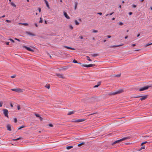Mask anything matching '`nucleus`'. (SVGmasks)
<instances>
[{
	"mask_svg": "<svg viewBox=\"0 0 152 152\" xmlns=\"http://www.w3.org/2000/svg\"><path fill=\"white\" fill-rule=\"evenodd\" d=\"M45 87H46L48 89H49L50 88V86L49 85H48L47 86H45Z\"/></svg>",
	"mask_w": 152,
	"mask_h": 152,
	"instance_id": "2f4dec72",
	"label": "nucleus"
},
{
	"mask_svg": "<svg viewBox=\"0 0 152 152\" xmlns=\"http://www.w3.org/2000/svg\"><path fill=\"white\" fill-rule=\"evenodd\" d=\"M101 83V82H99L98 83V85H99V86L100 85Z\"/></svg>",
	"mask_w": 152,
	"mask_h": 152,
	"instance_id": "13d9d810",
	"label": "nucleus"
},
{
	"mask_svg": "<svg viewBox=\"0 0 152 152\" xmlns=\"http://www.w3.org/2000/svg\"><path fill=\"white\" fill-rule=\"evenodd\" d=\"M97 14L100 15H102V12H98L97 13Z\"/></svg>",
	"mask_w": 152,
	"mask_h": 152,
	"instance_id": "09e8293b",
	"label": "nucleus"
},
{
	"mask_svg": "<svg viewBox=\"0 0 152 152\" xmlns=\"http://www.w3.org/2000/svg\"><path fill=\"white\" fill-rule=\"evenodd\" d=\"M2 106V102H0V107Z\"/></svg>",
	"mask_w": 152,
	"mask_h": 152,
	"instance_id": "de8ad7c7",
	"label": "nucleus"
},
{
	"mask_svg": "<svg viewBox=\"0 0 152 152\" xmlns=\"http://www.w3.org/2000/svg\"><path fill=\"white\" fill-rule=\"evenodd\" d=\"M15 39L17 40L19 42H20V40L19 39H17V38H15Z\"/></svg>",
	"mask_w": 152,
	"mask_h": 152,
	"instance_id": "49530a36",
	"label": "nucleus"
},
{
	"mask_svg": "<svg viewBox=\"0 0 152 152\" xmlns=\"http://www.w3.org/2000/svg\"><path fill=\"white\" fill-rule=\"evenodd\" d=\"M128 137H124L123 138H122V139H120V140H117L115 141H114L113 142L112 144H111L112 145H113L114 144H115L116 143H119L122 141H124V140H126L127 139H128Z\"/></svg>",
	"mask_w": 152,
	"mask_h": 152,
	"instance_id": "f03ea898",
	"label": "nucleus"
},
{
	"mask_svg": "<svg viewBox=\"0 0 152 152\" xmlns=\"http://www.w3.org/2000/svg\"><path fill=\"white\" fill-rule=\"evenodd\" d=\"M98 86H99V85H96L94 86V88L98 87Z\"/></svg>",
	"mask_w": 152,
	"mask_h": 152,
	"instance_id": "6e6d98bb",
	"label": "nucleus"
},
{
	"mask_svg": "<svg viewBox=\"0 0 152 152\" xmlns=\"http://www.w3.org/2000/svg\"><path fill=\"white\" fill-rule=\"evenodd\" d=\"M145 148V146H143L141 147L140 149H143Z\"/></svg>",
	"mask_w": 152,
	"mask_h": 152,
	"instance_id": "58836bf2",
	"label": "nucleus"
},
{
	"mask_svg": "<svg viewBox=\"0 0 152 152\" xmlns=\"http://www.w3.org/2000/svg\"><path fill=\"white\" fill-rule=\"evenodd\" d=\"M85 144V142H83L82 143L79 144L78 145V146H80L82 145H84Z\"/></svg>",
	"mask_w": 152,
	"mask_h": 152,
	"instance_id": "5701e85b",
	"label": "nucleus"
},
{
	"mask_svg": "<svg viewBox=\"0 0 152 152\" xmlns=\"http://www.w3.org/2000/svg\"><path fill=\"white\" fill-rule=\"evenodd\" d=\"M56 75L60 78H64V77L63 75L61 74H56Z\"/></svg>",
	"mask_w": 152,
	"mask_h": 152,
	"instance_id": "0eeeda50",
	"label": "nucleus"
},
{
	"mask_svg": "<svg viewBox=\"0 0 152 152\" xmlns=\"http://www.w3.org/2000/svg\"><path fill=\"white\" fill-rule=\"evenodd\" d=\"M123 91V89H121L120 90H118L116 91L111 92L109 93V95H112L115 94H118L121 93Z\"/></svg>",
	"mask_w": 152,
	"mask_h": 152,
	"instance_id": "f257e3e1",
	"label": "nucleus"
},
{
	"mask_svg": "<svg viewBox=\"0 0 152 152\" xmlns=\"http://www.w3.org/2000/svg\"><path fill=\"white\" fill-rule=\"evenodd\" d=\"M73 147L72 146H69L66 147V148L67 150H69Z\"/></svg>",
	"mask_w": 152,
	"mask_h": 152,
	"instance_id": "f3484780",
	"label": "nucleus"
},
{
	"mask_svg": "<svg viewBox=\"0 0 152 152\" xmlns=\"http://www.w3.org/2000/svg\"><path fill=\"white\" fill-rule=\"evenodd\" d=\"M17 108L18 110H19L20 109V106L19 105H18L17 106Z\"/></svg>",
	"mask_w": 152,
	"mask_h": 152,
	"instance_id": "c9c22d12",
	"label": "nucleus"
},
{
	"mask_svg": "<svg viewBox=\"0 0 152 152\" xmlns=\"http://www.w3.org/2000/svg\"><path fill=\"white\" fill-rule=\"evenodd\" d=\"M24 48H26L27 50H28V51H31L32 52L34 51V50L33 49H31V48H29V47L25 46Z\"/></svg>",
	"mask_w": 152,
	"mask_h": 152,
	"instance_id": "6e6552de",
	"label": "nucleus"
},
{
	"mask_svg": "<svg viewBox=\"0 0 152 152\" xmlns=\"http://www.w3.org/2000/svg\"><path fill=\"white\" fill-rule=\"evenodd\" d=\"M22 139V138L21 137H19V138L15 139H13L12 140L14 141H15V140H18L20 139Z\"/></svg>",
	"mask_w": 152,
	"mask_h": 152,
	"instance_id": "412c9836",
	"label": "nucleus"
},
{
	"mask_svg": "<svg viewBox=\"0 0 152 152\" xmlns=\"http://www.w3.org/2000/svg\"><path fill=\"white\" fill-rule=\"evenodd\" d=\"M19 24H21L24 26H27L28 25V24L27 23H19Z\"/></svg>",
	"mask_w": 152,
	"mask_h": 152,
	"instance_id": "393cba45",
	"label": "nucleus"
},
{
	"mask_svg": "<svg viewBox=\"0 0 152 152\" xmlns=\"http://www.w3.org/2000/svg\"><path fill=\"white\" fill-rule=\"evenodd\" d=\"M9 40L13 43L15 42L12 39H10Z\"/></svg>",
	"mask_w": 152,
	"mask_h": 152,
	"instance_id": "e433bc0d",
	"label": "nucleus"
},
{
	"mask_svg": "<svg viewBox=\"0 0 152 152\" xmlns=\"http://www.w3.org/2000/svg\"><path fill=\"white\" fill-rule=\"evenodd\" d=\"M120 76H121V74H118V75H114V76L115 77H120Z\"/></svg>",
	"mask_w": 152,
	"mask_h": 152,
	"instance_id": "c85d7f7f",
	"label": "nucleus"
},
{
	"mask_svg": "<svg viewBox=\"0 0 152 152\" xmlns=\"http://www.w3.org/2000/svg\"><path fill=\"white\" fill-rule=\"evenodd\" d=\"M72 62L74 63H79V64L80 63H78L77 61H76V60H73V61H72Z\"/></svg>",
	"mask_w": 152,
	"mask_h": 152,
	"instance_id": "cd10ccee",
	"label": "nucleus"
},
{
	"mask_svg": "<svg viewBox=\"0 0 152 152\" xmlns=\"http://www.w3.org/2000/svg\"><path fill=\"white\" fill-rule=\"evenodd\" d=\"M6 21L8 23H10V21L8 20H7Z\"/></svg>",
	"mask_w": 152,
	"mask_h": 152,
	"instance_id": "864d4df0",
	"label": "nucleus"
},
{
	"mask_svg": "<svg viewBox=\"0 0 152 152\" xmlns=\"http://www.w3.org/2000/svg\"><path fill=\"white\" fill-rule=\"evenodd\" d=\"M35 115L36 116L38 117H40V115L39 114H35Z\"/></svg>",
	"mask_w": 152,
	"mask_h": 152,
	"instance_id": "ea45409f",
	"label": "nucleus"
},
{
	"mask_svg": "<svg viewBox=\"0 0 152 152\" xmlns=\"http://www.w3.org/2000/svg\"><path fill=\"white\" fill-rule=\"evenodd\" d=\"M69 28H71L72 29L73 28V27L71 25H69Z\"/></svg>",
	"mask_w": 152,
	"mask_h": 152,
	"instance_id": "37998d69",
	"label": "nucleus"
},
{
	"mask_svg": "<svg viewBox=\"0 0 152 152\" xmlns=\"http://www.w3.org/2000/svg\"><path fill=\"white\" fill-rule=\"evenodd\" d=\"M74 113V111H70V112H69V113H68V115H71L72 114H73Z\"/></svg>",
	"mask_w": 152,
	"mask_h": 152,
	"instance_id": "aec40b11",
	"label": "nucleus"
},
{
	"mask_svg": "<svg viewBox=\"0 0 152 152\" xmlns=\"http://www.w3.org/2000/svg\"><path fill=\"white\" fill-rule=\"evenodd\" d=\"M24 126L23 125H22L20 126L18 129H21L22 128L24 127Z\"/></svg>",
	"mask_w": 152,
	"mask_h": 152,
	"instance_id": "7c9ffc66",
	"label": "nucleus"
},
{
	"mask_svg": "<svg viewBox=\"0 0 152 152\" xmlns=\"http://www.w3.org/2000/svg\"><path fill=\"white\" fill-rule=\"evenodd\" d=\"M64 14L66 18L67 19H69L70 18V17L67 15V14L66 12H64Z\"/></svg>",
	"mask_w": 152,
	"mask_h": 152,
	"instance_id": "9d476101",
	"label": "nucleus"
},
{
	"mask_svg": "<svg viewBox=\"0 0 152 152\" xmlns=\"http://www.w3.org/2000/svg\"><path fill=\"white\" fill-rule=\"evenodd\" d=\"M12 91H15L17 92H22L23 91V90L19 88H15L12 89Z\"/></svg>",
	"mask_w": 152,
	"mask_h": 152,
	"instance_id": "20e7f679",
	"label": "nucleus"
},
{
	"mask_svg": "<svg viewBox=\"0 0 152 152\" xmlns=\"http://www.w3.org/2000/svg\"><path fill=\"white\" fill-rule=\"evenodd\" d=\"M45 2L46 5L47 7L49 8H50V7L48 3L46 0H44Z\"/></svg>",
	"mask_w": 152,
	"mask_h": 152,
	"instance_id": "2eb2a0df",
	"label": "nucleus"
},
{
	"mask_svg": "<svg viewBox=\"0 0 152 152\" xmlns=\"http://www.w3.org/2000/svg\"><path fill=\"white\" fill-rule=\"evenodd\" d=\"M39 118H40V119L41 121H42L43 119V118L41 117L40 116V117H39Z\"/></svg>",
	"mask_w": 152,
	"mask_h": 152,
	"instance_id": "052dcab7",
	"label": "nucleus"
},
{
	"mask_svg": "<svg viewBox=\"0 0 152 152\" xmlns=\"http://www.w3.org/2000/svg\"><path fill=\"white\" fill-rule=\"evenodd\" d=\"M114 12H112V13H110L109 14L110 15H112L113 14Z\"/></svg>",
	"mask_w": 152,
	"mask_h": 152,
	"instance_id": "680f3d73",
	"label": "nucleus"
},
{
	"mask_svg": "<svg viewBox=\"0 0 152 152\" xmlns=\"http://www.w3.org/2000/svg\"><path fill=\"white\" fill-rule=\"evenodd\" d=\"M48 126L50 127H53V125L52 124H48Z\"/></svg>",
	"mask_w": 152,
	"mask_h": 152,
	"instance_id": "79ce46f5",
	"label": "nucleus"
},
{
	"mask_svg": "<svg viewBox=\"0 0 152 152\" xmlns=\"http://www.w3.org/2000/svg\"><path fill=\"white\" fill-rule=\"evenodd\" d=\"M38 10H39V12H41V8L39 7L38 8Z\"/></svg>",
	"mask_w": 152,
	"mask_h": 152,
	"instance_id": "8fccbe9b",
	"label": "nucleus"
},
{
	"mask_svg": "<svg viewBox=\"0 0 152 152\" xmlns=\"http://www.w3.org/2000/svg\"><path fill=\"white\" fill-rule=\"evenodd\" d=\"M141 97V96L140 95H138L137 96L135 97V98H139Z\"/></svg>",
	"mask_w": 152,
	"mask_h": 152,
	"instance_id": "603ef678",
	"label": "nucleus"
},
{
	"mask_svg": "<svg viewBox=\"0 0 152 152\" xmlns=\"http://www.w3.org/2000/svg\"><path fill=\"white\" fill-rule=\"evenodd\" d=\"M7 129L8 130H9V131H11V126H10V125L9 124L7 125Z\"/></svg>",
	"mask_w": 152,
	"mask_h": 152,
	"instance_id": "dca6fc26",
	"label": "nucleus"
},
{
	"mask_svg": "<svg viewBox=\"0 0 152 152\" xmlns=\"http://www.w3.org/2000/svg\"><path fill=\"white\" fill-rule=\"evenodd\" d=\"M77 120H75V119H72V122H77Z\"/></svg>",
	"mask_w": 152,
	"mask_h": 152,
	"instance_id": "c756f323",
	"label": "nucleus"
},
{
	"mask_svg": "<svg viewBox=\"0 0 152 152\" xmlns=\"http://www.w3.org/2000/svg\"><path fill=\"white\" fill-rule=\"evenodd\" d=\"M147 97V96H142L141 98L140 99V100L142 101L143 100L145 99Z\"/></svg>",
	"mask_w": 152,
	"mask_h": 152,
	"instance_id": "9b49d317",
	"label": "nucleus"
},
{
	"mask_svg": "<svg viewBox=\"0 0 152 152\" xmlns=\"http://www.w3.org/2000/svg\"><path fill=\"white\" fill-rule=\"evenodd\" d=\"M78 5V2L76 1L75 2V10H76L77 9V6Z\"/></svg>",
	"mask_w": 152,
	"mask_h": 152,
	"instance_id": "a211bd4d",
	"label": "nucleus"
},
{
	"mask_svg": "<svg viewBox=\"0 0 152 152\" xmlns=\"http://www.w3.org/2000/svg\"><path fill=\"white\" fill-rule=\"evenodd\" d=\"M14 120L15 123H16L17 122V119L16 118H14Z\"/></svg>",
	"mask_w": 152,
	"mask_h": 152,
	"instance_id": "a18cd8bd",
	"label": "nucleus"
},
{
	"mask_svg": "<svg viewBox=\"0 0 152 152\" xmlns=\"http://www.w3.org/2000/svg\"><path fill=\"white\" fill-rule=\"evenodd\" d=\"M132 12H129V15H132Z\"/></svg>",
	"mask_w": 152,
	"mask_h": 152,
	"instance_id": "bf43d9fd",
	"label": "nucleus"
},
{
	"mask_svg": "<svg viewBox=\"0 0 152 152\" xmlns=\"http://www.w3.org/2000/svg\"><path fill=\"white\" fill-rule=\"evenodd\" d=\"M40 20L39 22V23H42V22H43V21H42V18H40Z\"/></svg>",
	"mask_w": 152,
	"mask_h": 152,
	"instance_id": "72a5a7b5",
	"label": "nucleus"
},
{
	"mask_svg": "<svg viewBox=\"0 0 152 152\" xmlns=\"http://www.w3.org/2000/svg\"><path fill=\"white\" fill-rule=\"evenodd\" d=\"M64 47L65 48H66L67 49H71L72 50H75V49L74 48H72V47H68V46H64Z\"/></svg>",
	"mask_w": 152,
	"mask_h": 152,
	"instance_id": "f8f14e48",
	"label": "nucleus"
},
{
	"mask_svg": "<svg viewBox=\"0 0 152 152\" xmlns=\"http://www.w3.org/2000/svg\"><path fill=\"white\" fill-rule=\"evenodd\" d=\"M5 17V16L4 15H3L1 17V18H4Z\"/></svg>",
	"mask_w": 152,
	"mask_h": 152,
	"instance_id": "338daca9",
	"label": "nucleus"
},
{
	"mask_svg": "<svg viewBox=\"0 0 152 152\" xmlns=\"http://www.w3.org/2000/svg\"><path fill=\"white\" fill-rule=\"evenodd\" d=\"M136 5L135 4H133L132 5V7L133 8H135L136 7Z\"/></svg>",
	"mask_w": 152,
	"mask_h": 152,
	"instance_id": "a19ab883",
	"label": "nucleus"
},
{
	"mask_svg": "<svg viewBox=\"0 0 152 152\" xmlns=\"http://www.w3.org/2000/svg\"><path fill=\"white\" fill-rule=\"evenodd\" d=\"M11 5L12 6H13L14 7H16V5L13 2H11Z\"/></svg>",
	"mask_w": 152,
	"mask_h": 152,
	"instance_id": "4be33fe9",
	"label": "nucleus"
},
{
	"mask_svg": "<svg viewBox=\"0 0 152 152\" xmlns=\"http://www.w3.org/2000/svg\"><path fill=\"white\" fill-rule=\"evenodd\" d=\"M119 24L120 25L122 26L124 24V23H122L121 22H119Z\"/></svg>",
	"mask_w": 152,
	"mask_h": 152,
	"instance_id": "f704fd0d",
	"label": "nucleus"
},
{
	"mask_svg": "<svg viewBox=\"0 0 152 152\" xmlns=\"http://www.w3.org/2000/svg\"><path fill=\"white\" fill-rule=\"evenodd\" d=\"M85 120L83 119H78L77 120V122H83Z\"/></svg>",
	"mask_w": 152,
	"mask_h": 152,
	"instance_id": "ddd939ff",
	"label": "nucleus"
},
{
	"mask_svg": "<svg viewBox=\"0 0 152 152\" xmlns=\"http://www.w3.org/2000/svg\"><path fill=\"white\" fill-rule=\"evenodd\" d=\"M91 56L92 57H96L98 56V54L97 53H95L93 54H92L91 55Z\"/></svg>",
	"mask_w": 152,
	"mask_h": 152,
	"instance_id": "6ab92c4d",
	"label": "nucleus"
},
{
	"mask_svg": "<svg viewBox=\"0 0 152 152\" xmlns=\"http://www.w3.org/2000/svg\"><path fill=\"white\" fill-rule=\"evenodd\" d=\"M147 142H148L147 141H145V142H142V144H141V145H142L143 144H145L146 143H147Z\"/></svg>",
	"mask_w": 152,
	"mask_h": 152,
	"instance_id": "4c0bfd02",
	"label": "nucleus"
},
{
	"mask_svg": "<svg viewBox=\"0 0 152 152\" xmlns=\"http://www.w3.org/2000/svg\"><path fill=\"white\" fill-rule=\"evenodd\" d=\"M10 106L12 107H13V105L12 104H10Z\"/></svg>",
	"mask_w": 152,
	"mask_h": 152,
	"instance_id": "69168bd1",
	"label": "nucleus"
},
{
	"mask_svg": "<svg viewBox=\"0 0 152 152\" xmlns=\"http://www.w3.org/2000/svg\"><path fill=\"white\" fill-rule=\"evenodd\" d=\"M107 37L108 38H110L111 37V36H110V35H108L107 36Z\"/></svg>",
	"mask_w": 152,
	"mask_h": 152,
	"instance_id": "0e129e2a",
	"label": "nucleus"
},
{
	"mask_svg": "<svg viewBox=\"0 0 152 152\" xmlns=\"http://www.w3.org/2000/svg\"><path fill=\"white\" fill-rule=\"evenodd\" d=\"M152 44V43H148L146 44L145 45V47H146L150 45H151Z\"/></svg>",
	"mask_w": 152,
	"mask_h": 152,
	"instance_id": "a878e982",
	"label": "nucleus"
},
{
	"mask_svg": "<svg viewBox=\"0 0 152 152\" xmlns=\"http://www.w3.org/2000/svg\"><path fill=\"white\" fill-rule=\"evenodd\" d=\"M127 38H128V36H126L125 37V39H127Z\"/></svg>",
	"mask_w": 152,
	"mask_h": 152,
	"instance_id": "774afa93",
	"label": "nucleus"
},
{
	"mask_svg": "<svg viewBox=\"0 0 152 152\" xmlns=\"http://www.w3.org/2000/svg\"><path fill=\"white\" fill-rule=\"evenodd\" d=\"M122 45H112V46H110V48L117 47L121 46Z\"/></svg>",
	"mask_w": 152,
	"mask_h": 152,
	"instance_id": "4468645a",
	"label": "nucleus"
},
{
	"mask_svg": "<svg viewBox=\"0 0 152 152\" xmlns=\"http://www.w3.org/2000/svg\"><path fill=\"white\" fill-rule=\"evenodd\" d=\"M26 33L27 34L29 35H31L33 36H35V35L34 34L31 33L30 32L27 31L26 32Z\"/></svg>",
	"mask_w": 152,
	"mask_h": 152,
	"instance_id": "1a4fd4ad",
	"label": "nucleus"
},
{
	"mask_svg": "<svg viewBox=\"0 0 152 152\" xmlns=\"http://www.w3.org/2000/svg\"><path fill=\"white\" fill-rule=\"evenodd\" d=\"M79 37L81 39H83V37L82 36H80Z\"/></svg>",
	"mask_w": 152,
	"mask_h": 152,
	"instance_id": "3c124183",
	"label": "nucleus"
},
{
	"mask_svg": "<svg viewBox=\"0 0 152 152\" xmlns=\"http://www.w3.org/2000/svg\"><path fill=\"white\" fill-rule=\"evenodd\" d=\"M87 59L89 61H92V60L90 59V57L88 56H86Z\"/></svg>",
	"mask_w": 152,
	"mask_h": 152,
	"instance_id": "bb28decb",
	"label": "nucleus"
},
{
	"mask_svg": "<svg viewBox=\"0 0 152 152\" xmlns=\"http://www.w3.org/2000/svg\"><path fill=\"white\" fill-rule=\"evenodd\" d=\"M95 65L94 64H90L88 65L87 64H83L82 65L83 67H90L92 66H94Z\"/></svg>",
	"mask_w": 152,
	"mask_h": 152,
	"instance_id": "39448f33",
	"label": "nucleus"
},
{
	"mask_svg": "<svg viewBox=\"0 0 152 152\" xmlns=\"http://www.w3.org/2000/svg\"><path fill=\"white\" fill-rule=\"evenodd\" d=\"M92 32L93 33H97L98 32V31L96 30H95L94 29H93L92 30Z\"/></svg>",
	"mask_w": 152,
	"mask_h": 152,
	"instance_id": "473e14b6",
	"label": "nucleus"
},
{
	"mask_svg": "<svg viewBox=\"0 0 152 152\" xmlns=\"http://www.w3.org/2000/svg\"><path fill=\"white\" fill-rule=\"evenodd\" d=\"M15 76L16 75H12V76L11 77V78H15Z\"/></svg>",
	"mask_w": 152,
	"mask_h": 152,
	"instance_id": "c03bdc74",
	"label": "nucleus"
},
{
	"mask_svg": "<svg viewBox=\"0 0 152 152\" xmlns=\"http://www.w3.org/2000/svg\"><path fill=\"white\" fill-rule=\"evenodd\" d=\"M3 111L4 112V115L5 116L8 118V110L7 109H4L3 110Z\"/></svg>",
	"mask_w": 152,
	"mask_h": 152,
	"instance_id": "423d86ee",
	"label": "nucleus"
},
{
	"mask_svg": "<svg viewBox=\"0 0 152 152\" xmlns=\"http://www.w3.org/2000/svg\"><path fill=\"white\" fill-rule=\"evenodd\" d=\"M135 45H136L135 44H132V46L133 47H134V46H135Z\"/></svg>",
	"mask_w": 152,
	"mask_h": 152,
	"instance_id": "e2e57ef3",
	"label": "nucleus"
},
{
	"mask_svg": "<svg viewBox=\"0 0 152 152\" xmlns=\"http://www.w3.org/2000/svg\"><path fill=\"white\" fill-rule=\"evenodd\" d=\"M34 25H35V26L36 27H38V25H37V23H34Z\"/></svg>",
	"mask_w": 152,
	"mask_h": 152,
	"instance_id": "4d7b16f0",
	"label": "nucleus"
},
{
	"mask_svg": "<svg viewBox=\"0 0 152 152\" xmlns=\"http://www.w3.org/2000/svg\"><path fill=\"white\" fill-rule=\"evenodd\" d=\"M75 24L76 25H78L79 24V23L77 21V20H75Z\"/></svg>",
	"mask_w": 152,
	"mask_h": 152,
	"instance_id": "b1692460",
	"label": "nucleus"
},
{
	"mask_svg": "<svg viewBox=\"0 0 152 152\" xmlns=\"http://www.w3.org/2000/svg\"><path fill=\"white\" fill-rule=\"evenodd\" d=\"M150 87V86H144L143 87L140 88L139 89V91H141L147 90Z\"/></svg>",
	"mask_w": 152,
	"mask_h": 152,
	"instance_id": "7ed1b4c3",
	"label": "nucleus"
},
{
	"mask_svg": "<svg viewBox=\"0 0 152 152\" xmlns=\"http://www.w3.org/2000/svg\"><path fill=\"white\" fill-rule=\"evenodd\" d=\"M9 42H6V44L7 45H9Z\"/></svg>",
	"mask_w": 152,
	"mask_h": 152,
	"instance_id": "5fc2aeb1",
	"label": "nucleus"
}]
</instances>
